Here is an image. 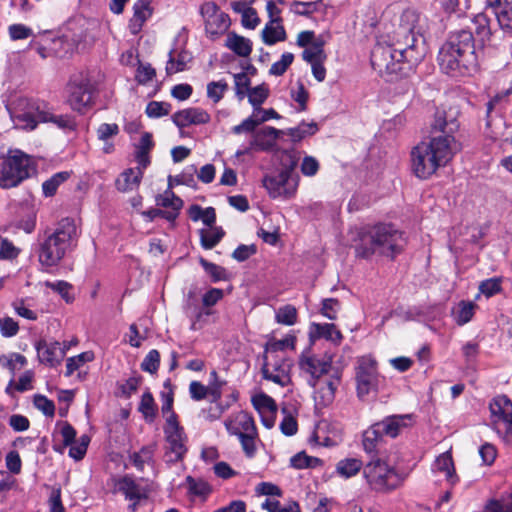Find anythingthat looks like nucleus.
<instances>
[{"label":"nucleus","mask_w":512,"mask_h":512,"mask_svg":"<svg viewBox=\"0 0 512 512\" xmlns=\"http://www.w3.org/2000/svg\"><path fill=\"white\" fill-rule=\"evenodd\" d=\"M174 124L179 128L190 125L206 124L210 121V115L201 108H187L180 110L172 116Z\"/></svg>","instance_id":"16"},{"label":"nucleus","mask_w":512,"mask_h":512,"mask_svg":"<svg viewBox=\"0 0 512 512\" xmlns=\"http://www.w3.org/2000/svg\"><path fill=\"white\" fill-rule=\"evenodd\" d=\"M341 308L340 302L334 298L324 299L322 301V314L330 320L337 319V314Z\"/></svg>","instance_id":"55"},{"label":"nucleus","mask_w":512,"mask_h":512,"mask_svg":"<svg viewBox=\"0 0 512 512\" xmlns=\"http://www.w3.org/2000/svg\"><path fill=\"white\" fill-rule=\"evenodd\" d=\"M356 241V255L364 259L374 254L394 259L405 245L403 233L392 224H378L363 229L358 232Z\"/></svg>","instance_id":"2"},{"label":"nucleus","mask_w":512,"mask_h":512,"mask_svg":"<svg viewBox=\"0 0 512 512\" xmlns=\"http://www.w3.org/2000/svg\"><path fill=\"white\" fill-rule=\"evenodd\" d=\"M228 90V84L224 80L212 81L207 85V96L214 103H218L224 96V93Z\"/></svg>","instance_id":"47"},{"label":"nucleus","mask_w":512,"mask_h":512,"mask_svg":"<svg viewBox=\"0 0 512 512\" xmlns=\"http://www.w3.org/2000/svg\"><path fill=\"white\" fill-rule=\"evenodd\" d=\"M225 46L239 57H248L252 52V42L250 39L240 36L235 32L228 33Z\"/></svg>","instance_id":"24"},{"label":"nucleus","mask_w":512,"mask_h":512,"mask_svg":"<svg viewBox=\"0 0 512 512\" xmlns=\"http://www.w3.org/2000/svg\"><path fill=\"white\" fill-rule=\"evenodd\" d=\"M226 384V381L219 379L218 374L215 370L210 373V381L207 386L209 395L212 397L211 402H219L222 395V387Z\"/></svg>","instance_id":"42"},{"label":"nucleus","mask_w":512,"mask_h":512,"mask_svg":"<svg viewBox=\"0 0 512 512\" xmlns=\"http://www.w3.org/2000/svg\"><path fill=\"white\" fill-rule=\"evenodd\" d=\"M279 161L281 165L280 172L291 178L293 171L298 163V157L296 153L291 150H283L279 155Z\"/></svg>","instance_id":"37"},{"label":"nucleus","mask_w":512,"mask_h":512,"mask_svg":"<svg viewBox=\"0 0 512 512\" xmlns=\"http://www.w3.org/2000/svg\"><path fill=\"white\" fill-rule=\"evenodd\" d=\"M362 467V462L356 458L344 459L338 462L336 470L345 478L356 475Z\"/></svg>","instance_id":"35"},{"label":"nucleus","mask_w":512,"mask_h":512,"mask_svg":"<svg viewBox=\"0 0 512 512\" xmlns=\"http://www.w3.org/2000/svg\"><path fill=\"white\" fill-rule=\"evenodd\" d=\"M192 60V56L188 51L182 50L177 56H174V51L169 52V60L166 66L167 74H174L177 72L184 71L187 68V64Z\"/></svg>","instance_id":"27"},{"label":"nucleus","mask_w":512,"mask_h":512,"mask_svg":"<svg viewBox=\"0 0 512 512\" xmlns=\"http://www.w3.org/2000/svg\"><path fill=\"white\" fill-rule=\"evenodd\" d=\"M119 133V126L115 123H103L97 129V137L101 141H107Z\"/></svg>","instance_id":"60"},{"label":"nucleus","mask_w":512,"mask_h":512,"mask_svg":"<svg viewBox=\"0 0 512 512\" xmlns=\"http://www.w3.org/2000/svg\"><path fill=\"white\" fill-rule=\"evenodd\" d=\"M117 489L122 492L126 499L131 501H140L148 497L149 490L136 482L131 476H124L116 483Z\"/></svg>","instance_id":"17"},{"label":"nucleus","mask_w":512,"mask_h":512,"mask_svg":"<svg viewBox=\"0 0 512 512\" xmlns=\"http://www.w3.org/2000/svg\"><path fill=\"white\" fill-rule=\"evenodd\" d=\"M331 363V357L327 359H320L314 355H303L300 358L299 366L304 372L310 374L311 379L309 380V384L313 387H316L317 384H320V377L324 374H327L331 369Z\"/></svg>","instance_id":"15"},{"label":"nucleus","mask_w":512,"mask_h":512,"mask_svg":"<svg viewBox=\"0 0 512 512\" xmlns=\"http://www.w3.org/2000/svg\"><path fill=\"white\" fill-rule=\"evenodd\" d=\"M89 443L90 437L88 435H82L77 443L70 445L69 456L76 461L83 459Z\"/></svg>","instance_id":"49"},{"label":"nucleus","mask_w":512,"mask_h":512,"mask_svg":"<svg viewBox=\"0 0 512 512\" xmlns=\"http://www.w3.org/2000/svg\"><path fill=\"white\" fill-rule=\"evenodd\" d=\"M426 19L414 9H405L397 18L394 29L388 35L389 41H395L406 48L411 65L418 64L425 56L427 47L424 38Z\"/></svg>","instance_id":"4"},{"label":"nucleus","mask_w":512,"mask_h":512,"mask_svg":"<svg viewBox=\"0 0 512 512\" xmlns=\"http://www.w3.org/2000/svg\"><path fill=\"white\" fill-rule=\"evenodd\" d=\"M237 424L241 427L242 431L236 434H256V427L253 418L246 412H241L237 416Z\"/></svg>","instance_id":"54"},{"label":"nucleus","mask_w":512,"mask_h":512,"mask_svg":"<svg viewBox=\"0 0 512 512\" xmlns=\"http://www.w3.org/2000/svg\"><path fill=\"white\" fill-rule=\"evenodd\" d=\"M436 469L445 473L446 479L451 480L455 474L454 464L451 455L446 452L441 454L435 462Z\"/></svg>","instance_id":"45"},{"label":"nucleus","mask_w":512,"mask_h":512,"mask_svg":"<svg viewBox=\"0 0 512 512\" xmlns=\"http://www.w3.org/2000/svg\"><path fill=\"white\" fill-rule=\"evenodd\" d=\"M143 172L140 168L126 169L116 180V187L121 192H128L136 189L142 179Z\"/></svg>","instance_id":"23"},{"label":"nucleus","mask_w":512,"mask_h":512,"mask_svg":"<svg viewBox=\"0 0 512 512\" xmlns=\"http://www.w3.org/2000/svg\"><path fill=\"white\" fill-rule=\"evenodd\" d=\"M262 375L264 379L270 380L282 387H285L290 382V376L284 366H275L270 370L267 364L262 367Z\"/></svg>","instance_id":"29"},{"label":"nucleus","mask_w":512,"mask_h":512,"mask_svg":"<svg viewBox=\"0 0 512 512\" xmlns=\"http://www.w3.org/2000/svg\"><path fill=\"white\" fill-rule=\"evenodd\" d=\"M8 32L10 38L14 41L27 39L33 35L32 29L24 24H12L8 27Z\"/></svg>","instance_id":"57"},{"label":"nucleus","mask_w":512,"mask_h":512,"mask_svg":"<svg viewBox=\"0 0 512 512\" xmlns=\"http://www.w3.org/2000/svg\"><path fill=\"white\" fill-rule=\"evenodd\" d=\"M318 131V125L316 122H302L295 128H289L287 134L291 137L293 142H300L306 136H312Z\"/></svg>","instance_id":"31"},{"label":"nucleus","mask_w":512,"mask_h":512,"mask_svg":"<svg viewBox=\"0 0 512 512\" xmlns=\"http://www.w3.org/2000/svg\"><path fill=\"white\" fill-rule=\"evenodd\" d=\"M383 434L379 428H377V423L373 424L369 429H367L363 434V446L366 452L372 453L377 444L382 440Z\"/></svg>","instance_id":"33"},{"label":"nucleus","mask_w":512,"mask_h":512,"mask_svg":"<svg viewBox=\"0 0 512 512\" xmlns=\"http://www.w3.org/2000/svg\"><path fill=\"white\" fill-rule=\"evenodd\" d=\"M235 94L239 100H243L248 91H250L251 80L246 72L234 74Z\"/></svg>","instance_id":"43"},{"label":"nucleus","mask_w":512,"mask_h":512,"mask_svg":"<svg viewBox=\"0 0 512 512\" xmlns=\"http://www.w3.org/2000/svg\"><path fill=\"white\" fill-rule=\"evenodd\" d=\"M155 200L158 207L169 208V211L176 212L177 216L183 206L182 199L176 196L170 188H168L163 194L157 195Z\"/></svg>","instance_id":"30"},{"label":"nucleus","mask_w":512,"mask_h":512,"mask_svg":"<svg viewBox=\"0 0 512 512\" xmlns=\"http://www.w3.org/2000/svg\"><path fill=\"white\" fill-rule=\"evenodd\" d=\"M283 133L284 131L282 130H278L271 126H265L254 134L251 146L262 151H270L275 147L280 134Z\"/></svg>","instance_id":"18"},{"label":"nucleus","mask_w":512,"mask_h":512,"mask_svg":"<svg viewBox=\"0 0 512 512\" xmlns=\"http://www.w3.org/2000/svg\"><path fill=\"white\" fill-rule=\"evenodd\" d=\"M163 430L165 440L168 444L167 449L174 455V457L170 458L169 461L178 462L182 460L187 452V435L184 428L180 425L176 413L168 415Z\"/></svg>","instance_id":"10"},{"label":"nucleus","mask_w":512,"mask_h":512,"mask_svg":"<svg viewBox=\"0 0 512 512\" xmlns=\"http://www.w3.org/2000/svg\"><path fill=\"white\" fill-rule=\"evenodd\" d=\"M152 0H137L133 6V17L130 20L129 28L132 34H137L144 22L152 15Z\"/></svg>","instance_id":"20"},{"label":"nucleus","mask_w":512,"mask_h":512,"mask_svg":"<svg viewBox=\"0 0 512 512\" xmlns=\"http://www.w3.org/2000/svg\"><path fill=\"white\" fill-rule=\"evenodd\" d=\"M412 420L411 414L405 415H392L386 417L381 422L377 423V428H379L384 435L395 438L398 436L400 429L403 427H407L409 425V421Z\"/></svg>","instance_id":"19"},{"label":"nucleus","mask_w":512,"mask_h":512,"mask_svg":"<svg viewBox=\"0 0 512 512\" xmlns=\"http://www.w3.org/2000/svg\"><path fill=\"white\" fill-rule=\"evenodd\" d=\"M297 319V310L292 305L280 307L276 312V321L284 325H293Z\"/></svg>","instance_id":"46"},{"label":"nucleus","mask_w":512,"mask_h":512,"mask_svg":"<svg viewBox=\"0 0 512 512\" xmlns=\"http://www.w3.org/2000/svg\"><path fill=\"white\" fill-rule=\"evenodd\" d=\"M293 60L294 55L292 53L286 52L282 54L281 60L272 64L269 73L275 76L283 75L288 67L292 64Z\"/></svg>","instance_id":"52"},{"label":"nucleus","mask_w":512,"mask_h":512,"mask_svg":"<svg viewBox=\"0 0 512 512\" xmlns=\"http://www.w3.org/2000/svg\"><path fill=\"white\" fill-rule=\"evenodd\" d=\"M228 407L229 404L223 406L221 403L217 402L215 406H210L208 409L202 410L201 415L205 420L212 422L219 419Z\"/></svg>","instance_id":"62"},{"label":"nucleus","mask_w":512,"mask_h":512,"mask_svg":"<svg viewBox=\"0 0 512 512\" xmlns=\"http://www.w3.org/2000/svg\"><path fill=\"white\" fill-rule=\"evenodd\" d=\"M70 177V172L62 171L54 174L42 184L43 194L46 197L54 196L58 187Z\"/></svg>","instance_id":"32"},{"label":"nucleus","mask_w":512,"mask_h":512,"mask_svg":"<svg viewBox=\"0 0 512 512\" xmlns=\"http://www.w3.org/2000/svg\"><path fill=\"white\" fill-rule=\"evenodd\" d=\"M46 286L59 293L66 302L69 303L73 300V296L70 295V290L72 289L70 283L66 281L46 282Z\"/></svg>","instance_id":"56"},{"label":"nucleus","mask_w":512,"mask_h":512,"mask_svg":"<svg viewBox=\"0 0 512 512\" xmlns=\"http://www.w3.org/2000/svg\"><path fill=\"white\" fill-rule=\"evenodd\" d=\"M230 26L229 15L220 11L212 19L205 23V30L211 36L223 34Z\"/></svg>","instance_id":"26"},{"label":"nucleus","mask_w":512,"mask_h":512,"mask_svg":"<svg viewBox=\"0 0 512 512\" xmlns=\"http://www.w3.org/2000/svg\"><path fill=\"white\" fill-rule=\"evenodd\" d=\"M31 162L28 155L20 150H10L3 159L0 170V187H16L29 177Z\"/></svg>","instance_id":"8"},{"label":"nucleus","mask_w":512,"mask_h":512,"mask_svg":"<svg viewBox=\"0 0 512 512\" xmlns=\"http://www.w3.org/2000/svg\"><path fill=\"white\" fill-rule=\"evenodd\" d=\"M139 411L143 414L146 421L152 422L156 416L157 408L154 398L150 392H145L140 401Z\"/></svg>","instance_id":"38"},{"label":"nucleus","mask_w":512,"mask_h":512,"mask_svg":"<svg viewBox=\"0 0 512 512\" xmlns=\"http://www.w3.org/2000/svg\"><path fill=\"white\" fill-rule=\"evenodd\" d=\"M441 69L452 76L477 67L475 40L470 30H459L450 34L438 55Z\"/></svg>","instance_id":"3"},{"label":"nucleus","mask_w":512,"mask_h":512,"mask_svg":"<svg viewBox=\"0 0 512 512\" xmlns=\"http://www.w3.org/2000/svg\"><path fill=\"white\" fill-rule=\"evenodd\" d=\"M35 349L40 363L49 367H57L65 357V349L61 348V343L58 341L47 342L40 339L35 343Z\"/></svg>","instance_id":"14"},{"label":"nucleus","mask_w":512,"mask_h":512,"mask_svg":"<svg viewBox=\"0 0 512 512\" xmlns=\"http://www.w3.org/2000/svg\"><path fill=\"white\" fill-rule=\"evenodd\" d=\"M263 186L272 198L283 197L288 199L294 195L297 181L279 171L276 175L265 176Z\"/></svg>","instance_id":"13"},{"label":"nucleus","mask_w":512,"mask_h":512,"mask_svg":"<svg viewBox=\"0 0 512 512\" xmlns=\"http://www.w3.org/2000/svg\"><path fill=\"white\" fill-rule=\"evenodd\" d=\"M340 382V377L338 375L332 377L330 380H327L323 383L320 382L319 387L315 391L316 398L321 400V404L324 406L330 404L335 396V391Z\"/></svg>","instance_id":"25"},{"label":"nucleus","mask_w":512,"mask_h":512,"mask_svg":"<svg viewBox=\"0 0 512 512\" xmlns=\"http://www.w3.org/2000/svg\"><path fill=\"white\" fill-rule=\"evenodd\" d=\"M459 112L455 109H437L431 123L430 141L422 142L411 151L413 173L420 179H427L438 168L446 166L460 151L454 134L459 130Z\"/></svg>","instance_id":"1"},{"label":"nucleus","mask_w":512,"mask_h":512,"mask_svg":"<svg viewBox=\"0 0 512 512\" xmlns=\"http://www.w3.org/2000/svg\"><path fill=\"white\" fill-rule=\"evenodd\" d=\"M199 263L203 267L205 272L211 277L213 282L226 280L227 275H226L225 268H223L217 264H214L212 262H209L208 260L204 259L203 257H201L199 259Z\"/></svg>","instance_id":"41"},{"label":"nucleus","mask_w":512,"mask_h":512,"mask_svg":"<svg viewBox=\"0 0 512 512\" xmlns=\"http://www.w3.org/2000/svg\"><path fill=\"white\" fill-rule=\"evenodd\" d=\"M409 53L395 41L377 42L371 51L372 68L386 81H394L402 73L403 61L409 62Z\"/></svg>","instance_id":"6"},{"label":"nucleus","mask_w":512,"mask_h":512,"mask_svg":"<svg viewBox=\"0 0 512 512\" xmlns=\"http://www.w3.org/2000/svg\"><path fill=\"white\" fill-rule=\"evenodd\" d=\"M496 18L500 28L507 32L512 33V10L504 9L496 13Z\"/></svg>","instance_id":"64"},{"label":"nucleus","mask_w":512,"mask_h":512,"mask_svg":"<svg viewBox=\"0 0 512 512\" xmlns=\"http://www.w3.org/2000/svg\"><path fill=\"white\" fill-rule=\"evenodd\" d=\"M324 42L322 40H316L312 43L310 49H305L302 53V58L313 64L318 61H324L326 59V55L323 50Z\"/></svg>","instance_id":"40"},{"label":"nucleus","mask_w":512,"mask_h":512,"mask_svg":"<svg viewBox=\"0 0 512 512\" xmlns=\"http://www.w3.org/2000/svg\"><path fill=\"white\" fill-rule=\"evenodd\" d=\"M254 408L260 413L277 410L275 401L266 394L256 395L252 398Z\"/></svg>","instance_id":"50"},{"label":"nucleus","mask_w":512,"mask_h":512,"mask_svg":"<svg viewBox=\"0 0 512 512\" xmlns=\"http://www.w3.org/2000/svg\"><path fill=\"white\" fill-rule=\"evenodd\" d=\"M93 359L94 353L92 351H86L77 356L68 358L66 362L65 376H71L80 366L87 362H91Z\"/></svg>","instance_id":"39"},{"label":"nucleus","mask_w":512,"mask_h":512,"mask_svg":"<svg viewBox=\"0 0 512 512\" xmlns=\"http://www.w3.org/2000/svg\"><path fill=\"white\" fill-rule=\"evenodd\" d=\"M355 370L357 395L363 398L377 387V362L371 357L363 356L359 358Z\"/></svg>","instance_id":"11"},{"label":"nucleus","mask_w":512,"mask_h":512,"mask_svg":"<svg viewBox=\"0 0 512 512\" xmlns=\"http://www.w3.org/2000/svg\"><path fill=\"white\" fill-rule=\"evenodd\" d=\"M211 231H200L201 245L204 249L214 248L223 238L224 231L219 227H211Z\"/></svg>","instance_id":"36"},{"label":"nucleus","mask_w":512,"mask_h":512,"mask_svg":"<svg viewBox=\"0 0 512 512\" xmlns=\"http://www.w3.org/2000/svg\"><path fill=\"white\" fill-rule=\"evenodd\" d=\"M475 308V303L471 301H461L455 318L457 324L464 325L468 323L474 315Z\"/></svg>","instance_id":"44"},{"label":"nucleus","mask_w":512,"mask_h":512,"mask_svg":"<svg viewBox=\"0 0 512 512\" xmlns=\"http://www.w3.org/2000/svg\"><path fill=\"white\" fill-rule=\"evenodd\" d=\"M282 18L277 16L276 19L270 20L262 30V40L266 45H274L277 42L285 41L287 38L284 26L281 24Z\"/></svg>","instance_id":"21"},{"label":"nucleus","mask_w":512,"mask_h":512,"mask_svg":"<svg viewBox=\"0 0 512 512\" xmlns=\"http://www.w3.org/2000/svg\"><path fill=\"white\" fill-rule=\"evenodd\" d=\"M19 125L25 129L33 130L38 123H53L58 128L63 130H74L76 123L72 117L68 115H56L49 110H45L37 106L35 110L29 112H22L15 116Z\"/></svg>","instance_id":"9"},{"label":"nucleus","mask_w":512,"mask_h":512,"mask_svg":"<svg viewBox=\"0 0 512 512\" xmlns=\"http://www.w3.org/2000/svg\"><path fill=\"white\" fill-rule=\"evenodd\" d=\"M248 101L255 110H261V105L266 101L269 96V89L265 84H260L253 87L248 91Z\"/></svg>","instance_id":"34"},{"label":"nucleus","mask_w":512,"mask_h":512,"mask_svg":"<svg viewBox=\"0 0 512 512\" xmlns=\"http://www.w3.org/2000/svg\"><path fill=\"white\" fill-rule=\"evenodd\" d=\"M69 104L74 111L84 113L91 106L94 86L87 77H81L79 81H73L69 85Z\"/></svg>","instance_id":"12"},{"label":"nucleus","mask_w":512,"mask_h":512,"mask_svg":"<svg viewBox=\"0 0 512 512\" xmlns=\"http://www.w3.org/2000/svg\"><path fill=\"white\" fill-rule=\"evenodd\" d=\"M141 382V377H130L123 383L118 384V388L121 392V396L129 398L132 393L136 392Z\"/></svg>","instance_id":"59"},{"label":"nucleus","mask_w":512,"mask_h":512,"mask_svg":"<svg viewBox=\"0 0 512 512\" xmlns=\"http://www.w3.org/2000/svg\"><path fill=\"white\" fill-rule=\"evenodd\" d=\"M0 330L3 336L12 337L19 330L18 323L11 317L0 318Z\"/></svg>","instance_id":"61"},{"label":"nucleus","mask_w":512,"mask_h":512,"mask_svg":"<svg viewBox=\"0 0 512 512\" xmlns=\"http://www.w3.org/2000/svg\"><path fill=\"white\" fill-rule=\"evenodd\" d=\"M319 170V162L312 156H305L301 163V172L305 176H314Z\"/></svg>","instance_id":"63"},{"label":"nucleus","mask_w":512,"mask_h":512,"mask_svg":"<svg viewBox=\"0 0 512 512\" xmlns=\"http://www.w3.org/2000/svg\"><path fill=\"white\" fill-rule=\"evenodd\" d=\"M492 415L499 416L503 421L512 417V401L506 395H500L490 403Z\"/></svg>","instance_id":"28"},{"label":"nucleus","mask_w":512,"mask_h":512,"mask_svg":"<svg viewBox=\"0 0 512 512\" xmlns=\"http://www.w3.org/2000/svg\"><path fill=\"white\" fill-rule=\"evenodd\" d=\"M34 406L43 412L44 415L53 417L55 413L54 402L49 400L46 396L37 394L33 400Z\"/></svg>","instance_id":"53"},{"label":"nucleus","mask_w":512,"mask_h":512,"mask_svg":"<svg viewBox=\"0 0 512 512\" xmlns=\"http://www.w3.org/2000/svg\"><path fill=\"white\" fill-rule=\"evenodd\" d=\"M160 365V353L156 349H152L146 355L141 363V369L150 374H155Z\"/></svg>","instance_id":"48"},{"label":"nucleus","mask_w":512,"mask_h":512,"mask_svg":"<svg viewBox=\"0 0 512 512\" xmlns=\"http://www.w3.org/2000/svg\"><path fill=\"white\" fill-rule=\"evenodd\" d=\"M364 476L371 487L377 492H388L398 488L404 481L406 474L396 471L394 466L381 459L367 463L363 469Z\"/></svg>","instance_id":"7"},{"label":"nucleus","mask_w":512,"mask_h":512,"mask_svg":"<svg viewBox=\"0 0 512 512\" xmlns=\"http://www.w3.org/2000/svg\"><path fill=\"white\" fill-rule=\"evenodd\" d=\"M171 110V104L166 102L151 101L146 107V114L151 118H159L168 115Z\"/></svg>","instance_id":"51"},{"label":"nucleus","mask_w":512,"mask_h":512,"mask_svg":"<svg viewBox=\"0 0 512 512\" xmlns=\"http://www.w3.org/2000/svg\"><path fill=\"white\" fill-rule=\"evenodd\" d=\"M479 290L487 297H491L501 290V281L498 278L484 280L479 285Z\"/></svg>","instance_id":"58"},{"label":"nucleus","mask_w":512,"mask_h":512,"mask_svg":"<svg viewBox=\"0 0 512 512\" xmlns=\"http://www.w3.org/2000/svg\"><path fill=\"white\" fill-rule=\"evenodd\" d=\"M77 227L73 219L63 218L55 229L46 228L38 239V258L46 267L56 266L76 245Z\"/></svg>","instance_id":"5"},{"label":"nucleus","mask_w":512,"mask_h":512,"mask_svg":"<svg viewBox=\"0 0 512 512\" xmlns=\"http://www.w3.org/2000/svg\"><path fill=\"white\" fill-rule=\"evenodd\" d=\"M310 339L313 341L319 338H325L334 343H339L342 339V334L336 329L334 324H318L312 323L309 331Z\"/></svg>","instance_id":"22"}]
</instances>
